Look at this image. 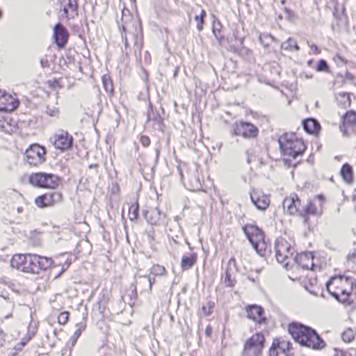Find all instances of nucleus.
Listing matches in <instances>:
<instances>
[{"label":"nucleus","instance_id":"nucleus-57","mask_svg":"<svg viewBox=\"0 0 356 356\" xmlns=\"http://www.w3.org/2000/svg\"><path fill=\"white\" fill-rule=\"evenodd\" d=\"M136 45L138 48L139 52L140 53V51L142 49L143 44L142 43H136Z\"/></svg>","mask_w":356,"mask_h":356},{"label":"nucleus","instance_id":"nucleus-60","mask_svg":"<svg viewBox=\"0 0 356 356\" xmlns=\"http://www.w3.org/2000/svg\"><path fill=\"white\" fill-rule=\"evenodd\" d=\"M97 165H96V164H91V165H89V168H97Z\"/></svg>","mask_w":356,"mask_h":356},{"label":"nucleus","instance_id":"nucleus-39","mask_svg":"<svg viewBox=\"0 0 356 356\" xmlns=\"http://www.w3.org/2000/svg\"><path fill=\"white\" fill-rule=\"evenodd\" d=\"M206 16V12L202 10L200 16L196 15L195 19L197 22V29L199 31H201L203 29L204 19Z\"/></svg>","mask_w":356,"mask_h":356},{"label":"nucleus","instance_id":"nucleus-54","mask_svg":"<svg viewBox=\"0 0 356 356\" xmlns=\"http://www.w3.org/2000/svg\"><path fill=\"white\" fill-rule=\"evenodd\" d=\"M235 264H236V260L234 257H232L228 261V266H231L232 264H233L234 266Z\"/></svg>","mask_w":356,"mask_h":356},{"label":"nucleus","instance_id":"nucleus-13","mask_svg":"<svg viewBox=\"0 0 356 356\" xmlns=\"http://www.w3.org/2000/svg\"><path fill=\"white\" fill-rule=\"evenodd\" d=\"M289 343L286 341L274 340L269 350V356H289Z\"/></svg>","mask_w":356,"mask_h":356},{"label":"nucleus","instance_id":"nucleus-5","mask_svg":"<svg viewBox=\"0 0 356 356\" xmlns=\"http://www.w3.org/2000/svg\"><path fill=\"white\" fill-rule=\"evenodd\" d=\"M28 265L25 267V273L38 274L51 266L53 260L50 257H42L38 254H31Z\"/></svg>","mask_w":356,"mask_h":356},{"label":"nucleus","instance_id":"nucleus-8","mask_svg":"<svg viewBox=\"0 0 356 356\" xmlns=\"http://www.w3.org/2000/svg\"><path fill=\"white\" fill-rule=\"evenodd\" d=\"M259 133L258 129L248 122H236L233 125V135L243 136L245 138H254Z\"/></svg>","mask_w":356,"mask_h":356},{"label":"nucleus","instance_id":"nucleus-38","mask_svg":"<svg viewBox=\"0 0 356 356\" xmlns=\"http://www.w3.org/2000/svg\"><path fill=\"white\" fill-rule=\"evenodd\" d=\"M354 332L352 329L350 328L344 330L341 334L342 340L348 343L352 341L354 339Z\"/></svg>","mask_w":356,"mask_h":356},{"label":"nucleus","instance_id":"nucleus-17","mask_svg":"<svg viewBox=\"0 0 356 356\" xmlns=\"http://www.w3.org/2000/svg\"><path fill=\"white\" fill-rule=\"evenodd\" d=\"M314 255L310 252H301L300 254H297L294 259H293V261L297 264L298 266L302 267L303 269L309 270L312 269L314 264Z\"/></svg>","mask_w":356,"mask_h":356},{"label":"nucleus","instance_id":"nucleus-18","mask_svg":"<svg viewBox=\"0 0 356 356\" xmlns=\"http://www.w3.org/2000/svg\"><path fill=\"white\" fill-rule=\"evenodd\" d=\"M19 102L5 91L0 90V111H11L17 108Z\"/></svg>","mask_w":356,"mask_h":356},{"label":"nucleus","instance_id":"nucleus-45","mask_svg":"<svg viewBox=\"0 0 356 356\" xmlns=\"http://www.w3.org/2000/svg\"><path fill=\"white\" fill-rule=\"evenodd\" d=\"M294 40L289 38L285 42L282 43V48L285 49H291L293 47Z\"/></svg>","mask_w":356,"mask_h":356},{"label":"nucleus","instance_id":"nucleus-34","mask_svg":"<svg viewBox=\"0 0 356 356\" xmlns=\"http://www.w3.org/2000/svg\"><path fill=\"white\" fill-rule=\"evenodd\" d=\"M316 213V210L314 204L311 202H308L305 207H304L303 211H300V215L305 217L309 215H315Z\"/></svg>","mask_w":356,"mask_h":356},{"label":"nucleus","instance_id":"nucleus-58","mask_svg":"<svg viewBox=\"0 0 356 356\" xmlns=\"http://www.w3.org/2000/svg\"><path fill=\"white\" fill-rule=\"evenodd\" d=\"M293 47H294V49H295L296 51H298V50L300 49L299 46L296 44V42H294Z\"/></svg>","mask_w":356,"mask_h":356},{"label":"nucleus","instance_id":"nucleus-40","mask_svg":"<svg viewBox=\"0 0 356 356\" xmlns=\"http://www.w3.org/2000/svg\"><path fill=\"white\" fill-rule=\"evenodd\" d=\"M316 70L318 72H329V66L325 60L321 59L318 61Z\"/></svg>","mask_w":356,"mask_h":356},{"label":"nucleus","instance_id":"nucleus-31","mask_svg":"<svg viewBox=\"0 0 356 356\" xmlns=\"http://www.w3.org/2000/svg\"><path fill=\"white\" fill-rule=\"evenodd\" d=\"M126 13L129 14V11L128 10H123L122 11V24L120 26V29L121 30V32H122L121 35H122V41L125 45V47H127V33H126L127 22L124 21V17H126Z\"/></svg>","mask_w":356,"mask_h":356},{"label":"nucleus","instance_id":"nucleus-52","mask_svg":"<svg viewBox=\"0 0 356 356\" xmlns=\"http://www.w3.org/2000/svg\"><path fill=\"white\" fill-rule=\"evenodd\" d=\"M348 259L352 260L353 262H356V251L348 255Z\"/></svg>","mask_w":356,"mask_h":356},{"label":"nucleus","instance_id":"nucleus-64","mask_svg":"<svg viewBox=\"0 0 356 356\" xmlns=\"http://www.w3.org/2000/svg\"><path fill=\"white\" fill-rule=\"evenodd\" d=\"M284 10H285V11H286V12H287V13H289V10L288 8H284Z\"/></svg>","mask_w":356,"mask_h":356},{"label":"nucleus","instance_id":"nucleus-55","mask_svg":"<svg viewBox=\"0 0 356 356\" xmlns=\"http://www.w3.org/2000/svg\"><path fill=\"white\" fill-rule=\"evenodd\" d=\"M24 208L23 207H19L17 208V213H21L24 212Z\"/></svg>","mask_w":356,"mask_h":356},{"label":"nucleus","instance_id":"nucleus-42","mask_svg":"<svg viewBox=\"0 0 356 356\" xmlns=\"http://www.w3.org/2000/svg\"><path fill=\"white\" fill-rule=\"evenodd\" d=\"M69 319V312H61L58 316V321L60 325H65L67 323Z\"/></svg>","mask_w":356,"mask_h":356},{"label":"nucleus","instance_id":"nucleus-26","mask_svg":"<svg viewBox=\"0 0 356 356\" xmlns=\"http://www.w3.org/2000/svg\"><path fill=\"white\" fill-rule=\"evenodd\" d=\"M197 256L195 253H191L189 255H184L181 261V266L183 270H188L192 268L196 263Z\"/></svg>","mask_w":356,"mask_h":356},{"label":"nucleus","instance_id":"nucleus-22","mask_svg":"<svg viewBox=\"0 0 356 356\" xmlns=\"http://www.w3.org/2000/svg\"><path fill=\"white\" fill-rule=\"evenodd\" d=\"M31 254H15L11 259V266L17 270L25 273V267L28 265Z\"/></svg>","mask_w":356,"mask_h":356},{"label":"nucleus","instance_id":"nucleus-15","mask_svg":"<svg viewBox=\"0 0 356 356\" xmlns=\"http://www.w3.org/2000/svg\"><path fill=\"white\" fill-rule=\"evenodd\" d=\"M250 198L252 202L259 210L264 211L269 206L270 197L264 194L262 191H253V192L250 193Z\"/></svg>","mask_w":356,"mask_h":356},{"label":"nucleus","instance_id":"nucleus-12","mask_svg":"<svg viewBox=\"0 0 356 356\" xmlns=\"http://www.w3.org/2000/svg\"><path fill=\"white\" fill-rule=\"evenodd\" d=\"M341 286L342 289L341 302H346L348 300L350 294L355 290L356 286L355 280L351 277L340 275Z\"/></svg>","mask_w":356,"mask_h":356},{"label":"nucleus","instance_id":"nucleus-24","mask_svg":"<svg viewBox=\"0 0 356 356\" xmlns=\"http://www.w3.org/2000/svg\"><path fill=\"white\" fill-rule=\"evenodd\" d=\"M304 129L309 134L316 133L320 129V124L313 118L306 119L302 122Z\"/></svg>","mask_w":356,"mask_h":356},{"label":"nucleus","instance_id":"nucleus-51","mask_svg":"<svg viewBox=\"0 0 356 356\" xmlns=\"http://www.w3.org/2000/svg\"><path fill=\"white\" fill-rule=\"evenodd\" d=\"M345 77L347 80H349L350 81H353L354 79H355V77L354 76L351 74V73H349V72H347L345 75Z\"/></svg>","mask_w":356,"mask_h":356},{"label":"nucleus","instance_id":"nucleus-27","mask_svg":"<svg viewBox=\"0 0 356 356\" xmlns=\"http://www.w3.org/2000/svg\"><path fill=\"white\" fill-rule=\"evenodd\" d=\"M0 297L3 298L6 300V305H4V307L7 309V310L9 312V313L6 315V318H9L12 317V313L15 308V302L13 300H10V298L8 296H6V291L4 289H1L0 287Z\"/></svg>","mask_w":356,"mask_h":356},{"label":"nucleus","instance_id":"nucleus-50","mask_svg":"<svg viewBox=\"0 0 356 356\" xmlns=\"http://www.w3.org/2000/svg\"><path fill=\"white\" fill-rule=\"evenodd\" d=\"M211 333H212V328L209 325H208L205 330V335L207 337H210L211 336Z\"/></svg>","mask_w":356,"mask_h":356},{"label":"nucleus","instance_id":"nucleus-6","mask_svg":"<svg viewBox=\"0 0 356 356\" xmlns=\"http://www.w3.org/2000/svg\"><path fill=\"white\" fill-rule=\"evenodd\" d=\"M265 339L261 333L253 334L245 343L244 356H259L264 346Z\"/></svg>","mask_w":356,"mask_h":356},{"label":"nucleus","instance_id":"nucleus-53","mask_svg":"<svg viewBox=\"0 0 356 356\" xmlns=\"http://www.w3.org/2000/svg\"><path fill=\"white\" fill-rule=\"evenodd\" d=\"M40 64L42 67H44L48 64V60L47 59H41Z\"/></svg>","mask_w":356,"mask_h":356},{"label":"nucleus","instance_id":"nucleus-1","mask_svg":"<svg viewBox=\"0 0 356 356\" xmlns=\"http://www.w3.org/2000/svg\"><path fill=\"white\" fill-rule=\"evenodd\" d=\"M289 332L294 340L300 345L312 349H321L325 342L317 332L309 327L298 323H293L289 325Z\"/></svg>","mask_w":356,"mask_h":356},{"label":"nucleus","instance_id":"nucleus-32","mask_svg":"<svg viewBox=\"0 0 356 356\" xmlns=\"http://www.w3.org/2000/svg\"><path fill=\"white\" fill-rule=\"evenodd\" d=\"M150 111L147 113V121H154L157 124H162V118L158 112L153 111L152 107L149 108Z\"/></svg>","mask_w":356,"mask_h":356},{"label":"nucleus","instance_id":"nucleus-9","mask_svg":"<svg viewBox=\"0 0 356 356\" xmlns=\"http://www.w3.org/2000/svg\"><path fill=\"white\" fill-rule=\"evenodd\" d=\"M49 141L55 148L65 151L72 147L73 138L67 131L60 130L50 137Z\"/></svg>","mask_w":356,"mask_h":356},{"label":"nucleus","instance_id":"nucleus-62","mask_svg":"<svg viewBox=\"0 0 356 356\" xmlns=\"http://www.w3.org/2000/svg\"><path fill=\"white\" fill-rule=\"evenodd\" d=\"M65 270V269L64 268H63L61 272L58 274V275L57 277L60 276V275L61 273H63Z\"/></svg>","mask_w":356,"mask_h":356},{"label":"nucleus","instance_id":"nucleus-59","mask_svg":"<svg viewBox=\"0 0 356 356\" xmlns=\"http://www.w3.org/2000/svg\"><path fill=\"white\" fill-rule=\"evenodd\" d=\"M248 279L250 281H251L252 282H253V283L256 282L255 279H254V278H253V277H251L250 275H249V276H248Z\"/></svg>","mask_w":356,"mask_h":356},{"label":"nucleus","instance_id":"nucleus-61","mask_svg":"<svg viewBox=\"0 0 356 356\" xmlns=\"http://www.w3.org/2000/svg\"><path fill=\"white\" fill-rule=\"evenodd\" d=\"M307 64L309 66H311V65L312 64V60H309L308 62H307Z\"/></svg>","mask_w":356,"mask_h":356},{"label":"nucleus","instance_id":"nucleus-7","mask_svg":"<svg viewBox=\"0 0 356 356\" xmlns=\"http://www.w3.org/2000/svg\"><path fill=\"white\" fill-rule=\"evenodd\" d=\"M45 148L38 144L29 147L24 153V160L30 165L37 166L45 161Z\"/></svg>","mask_w":356,"mask_h":356},{"label":"nucleus","instance_id":"nucleus-20","mask_svg":"<svg viewBox=\"0 0 356 356\" xmlns=\"http://www.w3.org/2000/svg\"><path fill=\"white\" fill-rule=\"evenodd\" d=\"M243 229L252 245L264 239L263 232L256 226L243 227Z\"/></svg>","mask_w":356,"mask_h":356},{"label":"nucleus","instance_id":"nucleus-46","mask_svg":"<svg viewBox=\"0 0 356 356\" xmlns=\"http://www.w3.org/2000/svg\"><path fill=\"white\" fill-rule=\"evenodd\" d=\"M273 38L270 35H263L259 37V41L261 44L264 47H267L268 45V43H265L266 40H273Z\"/></svg>","mask_w":356,"mask_h":356},{"label":"nucleus","instance_id":"nucleus-41","mask_svg":"<svg viewBox=\"0 0 356 356\" xmlns=\"http://www.w3.org/2000/svg\"><path fill=\"white\" fill-rule=\"evenodd\" d=\"M138 205H131L129 208V218L133 220L138 218Z\"/></svg>","mask_w":356,"mask_h":356},{"label":"nucleus","instance_id":"nucleus-44","mask_svg":"<svg viewBox=\"0 0 356 356\" xmlns=\"http://www.w3.org/2000/svg\"><path fill=\"white\" fill-rule=\"evenodd\" d=\"M58 108H56V106H53L51 108L47 106L46 109V113L51 117L56 116L58 114Z\"/></svg>","mask_w":356,"mask_h":356},{"label":"nucleus","instance_id":"nucleus-35","mask_svg":"<svg viewBox=\"0 0 356 356\" xmlns=\"http://www.w3.org/2000/svg\"><path fill=\"white\" fill-rule=\"evenodd\" d=\"M102 83L105 90L110 94H113V88L110 76L104 75L102 76Z\"/></svg>","mask_w":356,"mask_h":356},{"label":"nucleus","instance_id":"nucleus-36","mask_svg":"<svg viewBox=\"0 0 356 356\" xmlns=\"http://www.w3.org/2000/svg\"><path fill=\"white\" fill-rule=\"evenodd\" d=\"M252 246L260 256H264L266 254V244L264 241V239H263V241H260L257 242V243L252 245Z\"/></svg>","mask_w":356,"mask_h":356},{"label":"nucleus","instance_id":"nucleus-28","mask_svg":"<svg viewBox=\"0 0 356 356\" xmlns=\"http://www.w3.org/2000/svg\"><path fill=\"white\" fill-rule=\"evenodd\" d=\"M336 100L339 106L347 107L350 105V97L348 92H341L336 95Z\"/></svg>","mask_w":356,"mask_h":356},{"label":"nucleus","instance_id":"nucleus-4","mask_svg":"<svg viewBox=\"0 0 356 356\" xmlns=\"http://www.w3.org/2000/svg\"><path fill=\"white\" fill-rule=\"evenodd\" d=\"M60 181L59 177L51 173L37 172L29 177L30 184L40 188H54L59 185Z\"/></svg>","mask_w":356,"mask_h":356},{"label":"nucleus","instance_id":"nucleus-29","mask_svg":"<svg viewBox=\"0 0 356 356\" xmlns=\"http://www.w3.org/2000/svg\"><path fill=\"white\" fill-rule=\"evenodd\" d=\"M61 3H64L63 12L65 17H67L68 11L76 12L77 10V4L76 0H61Z\"/></svg>","mask_w":356,"mask_h":356},{"label":"nucleus","instance_id":"nucleus-14","mask_svg":"<svg viewBox=\"0 0 356 356\" xmlns=\"http://www.w3.org/2000/svg\"><path fill=\"white\" fill-rule=\"evenodd\" d=\"M283 209L290 215L300 213V200L296 194H291L286 197L282 203Z\"/></svg>","mask_w":356,"mask_h":356},{"label":"nucleus","instance_id":"nucleus-3","mask_svg":"<svg viewBox=\"0 0 356 356\" xmlns=\"http://www.w3.org/2000/svg\"><path fill=\"white\" fill-rule=\"evenodd\" d=\"M275 257L278 263L287 268L291 261L294 259V249L284 238H278L275 243Z\"/></svg>","mask_w":356,"mask_h":356},{"label":"nucleus","instance_id":"nucleus-30","mask_svg":"<svg viewBox=\"0 0 356 356\" xmlns=\"http://www.w3.org/2000/svg\"><path fill=\"white\" fill-rule=\"evenodd\" d=\"M152 275L151 273L147 278L145 276H140L138 278V280L137 281V283H138L140 285L147 284V291L149 292L152 290V285L155 282V277H152Z\"/></svg>","mask_w":356,"mask_h":356},{"label":"nucleus","instance_id":"nucleus-25","mask_svg":"<svg viewBox=\"0 0 356 356\" xmlns=\"http://www.w3.org/2000/svg\"><path fill=\"white\" fill-rule=\"evenodd\" d=\"M340 175L346 184H350L353 183V171L352 167L348 163H345L342 165Z\"/></svg>","mask_w":356,"mask_h":356},{"label":"nucleus","instance_id":"nucleus-56","mask_svg":"<svg viewBox=\"0 0 356 356\" xmlns=\"http://www.w3.org/2000/svg\"><path fill=\"white\" fill-rule=\"evenodd\" d=\"M213 33L215 35L216 38H218V33H220V31H218L216 29H213Z\"/></svg>","mask_w":356,"mask_h":356},{"label":"nucleus","instance_id":"nucleus-47","mask_svg":"<svg viewBox=\"0 0 356 356\" xmlns=\"http://www.w3.org/2000/svg\"><path fill=\"white\" fill-rule=\"evenodd\" d=\"M140 143H142V145H143V147H148L150 144V139L148 136H142L140 137Z\"/></svg>","mask_w":356,"mask_h":356},{"label":"nucleus","instance_id":"nucleus-43","mask_svg":"<svg viewBox=\"0 0 356 356\" xmlns=\"http://www.w3.org/2000/svg\"><path fill=\"white\" fill-rule=\"evenodd\" d=\"M214 307V303L213 302H208L206 306H202V310L203 314L205 316H209L211 314V311Z\"/></svg>","mask_w":356,"mask_h":356},{"label":"nucleus","instance_id":"nucleus-21","mask_svg":"<svg viewBox=\"0 0 356 356\" xmlns=\"http://www.w3.org/2000/svg\"><path fill=\"white\" fill-rule=\"evenodd\" d=\"M247 316L254 322L261 324L266 322V318L264 316V309L258 305H250L247 307Z\"/></svg>","mask_w":356,"mask_h":356},{"label":"nucleus","instance_id":"nucleus-10","mask_svg":"<svg viewBox=\"0 0 356 356\" xmlns=\"http://www.w3.org/2000/svg\"><path fill=\"white\" fill-rule=\"evenodd\" d=\"M62 200V194L59 192L54 191L38 196L35 200V204L39 208H44L59 203Z\"/></svg>","mask_w":356,"mask_h":356},{"label":"nucleus","instance_id":"nucleus-37","mask_svg":"<svg viewBox=\"0 0 356 356\" xmlns=\"http://www.w3.org/2000/svg\"><path fill=\"white\" fill-rule=\"evenodd\" d=\"M165 273V268L164 266H160V265H154L152 268H151V275L152 276L156 277V276H161L163 275Z\"/></svg>","mask_w":356,"mask_h":356},{"label":"nucleus","instance_id":"nucleus-19","mask_svg":"<svg viewBox=\"0 0 356 356\" xmlns=\"http://www.w3.org/2000/svg\"><path fill=\"white\" fill-rule=\"evenodd\" d=\"M340 277H332L326 284V287L330 295L336 300L341 302L342 289L341 286Z\"/></svg>","mask_w":356,"mask_h":356},{"label":"nucleus","instance_id":"nucleus-11","mask_svg":"<svg viewBox=\"0 0 356 356\" xmlns=\"http://www.w3.org/2000/svg\"><path fill=\"white\" fill-rule=\"evenodd\" d=\"M340 130L344 136H348L350 131L356 130V111H347L342 116Z\"/></svg>","mask_w":356,"mask_h":356},{"label":"nucleus","instance_id":"nucleus-49","mask_svg":"<svg viewBox=\"0 0 356 356\" xmlns=\"http://www.w3.org/2000/svg\"><path fill=\"white\" fill-rule=\"evenodd\" d=\"M310 51L314 54H320V50L318 49V47L316 44L310 45Z\"/></svg>","mask_w":356,"mask_h":356},{"label":"nucleus","instance_id":"nucleus-48","mask_svg":"<svg viewBox=\"0 0 356 356\" xmlns=\"http://www.w3.org/2000/svg\"><path fill=\"white\" fill-rule=\"evenodd\" d=\"M81 328L79 327V329H77L75 331L73 336L72 337V344H74V343H75L77 339L81 335Z\"/></svg>","mask_w":356,"mask_h":356},{"label":"nucleus","instance_id":"nucleus-2","mask_svg":"<svg viewBox=\"0 0 356 356\" xmlns=\"http://www.w3.org/2000/svg\"><path fill=\"white\" fill-rule=\"evenodd\" d=\"M280 148L284 156L296 159L306 149L304 142L294 134H284L278 140Z\"/></svg>","mask_w":356,"mask_h":356},{"label":"nucleus","instance_id":"nucleus-33","mask_svg":"<svg viewBox=\"0 0 356 356\" xmlns=\"http://www.w3.org/2000/svg\"><path fill=\"white\" fill-rule=\"evenodd\" d=\"M220 280L222 283L228 287L234 286L236 283V281L231 278V275L227 269L225 273L221 275Z\"/></svg>","mask_w":356,"mask_h":356},{"label":"nucleus","instance_id":"nucleus-23","mask_svg":"<svg viewBox=\"0 0 356 356\" xmlns=\"http://www.w3.org/2000/svg\"><path fill=\"white\" fill-rule=\"evenodd\" d=\"M147 222L152 225H158L161 219V213L157 207H149L144 212Z\"/></svg>","mask_w":356,"mask_h":356},{"label":"nucleus","instance_id":"nucleus-16","mask_svg":"<svg viewBox=\"0 0 356 356\" xmlns=\"http://www.w3.org/2000/svg\"><path fill=\"white\" fill-rule=\"evenodd\" d=\"M69 33L66 28L60 23L54 27V38L59 47H64L67 42Z\"/></svg>","mask_w":356,"mask_h":356},{"label":"nucleus","instance_id":"nucleus-63","mask_svg":"<svg viewBox=\"0 0 356 356\" xmlns=\"http://www.w3.org/2000/svg\"><path fill=\"white\" fill-rule=\"evenodd\" d=\"M286 0H281V4L284 5L285 3Z\"/></svg>","mask_w":356,"mask_h":356}]
</instances>
